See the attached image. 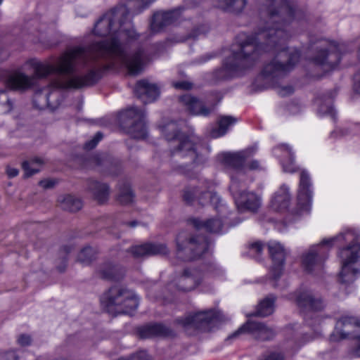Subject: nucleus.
Instances as JSON below:
<instances>
[{
    "mask_svg": "<svg viewBox=\"0 0 360 360\" xmlns=\"http://www.w3.org/2000/svg\"><path fill=\"white\" fill-rule=\"evenodd\" d=\"M58 202L62 209L70 212H77L83 206L82 201L72 195H61L58 198Z\"/></svg>",
    "mask_w": 360,
    "mask_h": 360,
    "instance_id": "nucleus-28",
    "label": "nucleus"
},
{
    "mask_svg": "<svg viewBox=\"0 0 360 360\" xmlns=\"http://www.w3.org/2000/svg\"><path fill=\"white\" fill-rule=\"evenodd\" d=\"M188 223L189 225H221V224H224V221H222L221 219H219L218 217L217 218H210L207 219L206 220L200 219L198 217H192L190 218L188 221Z\"/></svg>",
    "mask_w": 360,
    "mask_h": 360,
    "instance_id": "nucleus-35",
    "label": "nucleus"
},
{
    "mask_svg": "<svg viewBox=\"0 0 360 360\" xmlns=\"http://www.w3.org/2000/svg\"><path fill=\"white\" fill-rule=\"evenodd\" d=\"M159 128L162 136L168 141L169 153L174 158L198 162L202 155L210 151L198 136L181 132L175 122L165 121Z\"/></svg>",
    "mask_w": 360,
    "mask_h": 360,
    "instance_id": "nucleus-4",
    "label": "nucleus"
},
{
    "mask_svg": "<svg viewBox=\"0 0 360 360\" xmlns=\"http://www.w3.org/2000/svg\"><path fill=\"white\" fill-rule=\"evenodd\" d=\"M193 234L186 236L184 233H179L176 237L178 257L185 260L199 259L205 254L209 248L210 240L204 236L205 232H217L220 226H195Z\"/></svg>",
    "mask_w": 360,
    "mask_h": 360,
    "instance_id": "nucleus-6",
    "label": "nucleus"
},
{
    "mask_svg": "<svg viewBox=\"0 0 360 360\" xmlns=\"http://www.w3.org/2000/svg\"><path fill=\"white\" fill-rule=\"evenodd\" d=\"M295 301L303 310L318 311L323 307L321 300L314 297L309 291H302L296 294Z\"/></svg>",
    "mask_w": 360,
    "mask_h": 360,
    "instance_id": "nucleus-21",
    "label": "nucleus"
},
{
    "mask_svg": "<svg viewBox=\"0 0 360 360\" xmlns=\"http://www.w3.org/2000/svg\"><path fill=\"white\" fill-rule=\"evenodd\" d=\"M18 169L16 168L7 167L6 168V174L10 178H13L16 176L18 174Z\"/></svg>",
    "mask_w": 360,
    "mask_h": 360,
    "instance_id": "nucleus-47",
    "label": "nucleus"
},
{
    "mask_svg": "<svg viewBox=\"0 0 360 360\" xmlns=\"http://www.w3.org/2000/svg\"><path fill=\"white\" fill-rule=\"evenodd\" d=\"M261 21L253 35L240 33L236 37L237 48L225 59L221 68L215 72L217 79L239 76L251 68L262 52L276 53L274 60L262 72L265 78L273 79L285 75L298 63L300 52L286 47L291 37L286 27L300 20L303 11L287 4L285 0H262L259 7Z\"/></svg>",
    "mask_w": 360,
    "mask_h": 360,
    "instance_id": "nucleus-2",
    "label": "nucleus"
},
{
    "mask_svg": "<svg viewBox=\"0 0 360 360\" xmlns=\"http://www.w3.org/2000/svg\"><path fill=\"white\" fill-rule=\"evenodd\" d=\"M216 319L215 311L210 309L188 314L179 319L178 322L185 328H192L205 332L211 330Z\"/></svg>",
    "mask_w": 360,
    "mask_h": 360,
    "instance_id": "nucleus-11",
    "label": "nucleus"
},
{
    "mask_svg": "<svg viewBox=\"0 0 360 360\" xmlns=\"http://www.w3.org/2000/svg\"><path fill=\"white\" fill-rule=\"evenodd\" d=\"M6 102H7V105H6V111L9 112L12 108V103L8 99H6Z\"/></svg>",
    "mask_w": 360,
    "mask_h": 360,
    "instance_id": "nucleus-49",
    "label": "nucleus"
},
{
    "mask_svg": "<svg viewBox=\"0 0 360 360\" xmlns=\"http://www.w3.org/2000/svg\"><path fill=\"white\" fill-rule=\"evenodd\" d=\"M262 360H283V356L279 352H269L263 356Z\"/></svg>",
    "mask_w": 360,
    "mask_h": 360,
    "instance_id": "nucleus-39",
    "label": "nucleus"
},
{
    "mask_svg": "<svg viewBox=\"0 0 360 360\" xmlns=\"http://www.w3.org/2000/svg\"><path fill=\"white\" fill-rule=\"evenodd\" d=\"M205 276V274L200 270L186 269L178 278V288L182 291L192 290L200 284Z\"/></svg>",
    "mask_w": 360,
    "mask_h": 360,
    "instance_id": "nucleus-16",
    "label": "nucleus"
},
{
    "mask_svg": "<svg viewBox=\"0 0 360 360\" xmlns=\"http://www.w3.org/2000/svg\"><path fill=\"white\" fill-rule=\"evenodd\" d=\"M185 39H186L185 38H181L179 39H178L177 41H183Z\"/></svg>",
    "mask_w": 360,
    "mask_h": 360,
    "instance_id": "nucleus-51",
    "label": "nucleus"
},
{
    "mask_svg": "<svg viewBox=\"0 0 360 360\" xmlns=\"http://www.w3.org/2000/svg\"><path fill=\"white\" fill-rule=\"evenodd\" d=\"M95 251L90 247L84 248L79 253L78 259L84 264H89L94 258Z\"/></svg>",
    "mask_w": 360,
    "mask_h": 360,
    "instance_id": "nucleus-37",
    "label": "nucleus"
},
{
    "mask_svg": "<svg viewBox=\"0 0 360 360\" xmlns=\"http://www.w3.org/2000/svg\"><path fill=\"white\" fill-rule=\"evenodd\" d=\"M344 240L348 243L341 248L339 257L341 261V271L339 280L342 283H350L355 281L360 274L357 267L360 261V241L359 237L352 232L323 240L316 245L309 248L307 252L302 256V266L308 272H312L322 267V262L327 257L330 248L337 242Z\"/></svg>",
    "mask_w": 360,
    "mask_h": 360,
    "instance_id": "nucleus-3",
    "label": "nucleus"
},
{
    "mask_svg": "<svg viewBox=\"0 0 360 360\" xmlns=\"http://www.w3.org/2000/svg\"><path fill=\"white\" fill-rule=\"evenodd\" d=\"M56 184V181L53 179H44L39 182V184L44 188H52Z\"/></svg>",
    "mask_w": 360,
    "mask_h": 360,
    "instance_id": "nucleus-45",
    "label": "nucleus"
},
{
    "mask_svg": "<svg viewBox=\"0 0 360 360\" xmlns=\"http://www.w3.org/2000/svg\"><path fill=\"white\" fill-rule=\"evenodd\" d=\"M135 91L144 103L155 101L160 95V89L155 84L150 83L147 80H141L137 82Z\"/></svg>",
    "mask_w": 360,
    "mask_h": 360,
    "instance_id": "nucleus-20",
    "label": "nucleus"
},
{
    "mask_svg": "<svg viewBox=\"0 0 360 360\" xmlns=\"http://www.w3.org/2000/svg\"><path fill=\"white\" fill-rule=\"evenodd\" d=\"M294 91V89L291 86H281L279 89H278V94L281 96H288L291 94H292Z\"/></svg>",
    "mask_w": 360,
    "mask_h": 360,
    "instance_id": "nucleus-43",
    "label": "nucleus"
},
{
    "mask_svg": "<svg viewBox=\"0 0 360 360\" xmlns=\"http://www.w3.org/2000/svg\"><path fill=\"white\" fill-rule=\"evenodd\" d=\"M184 198L187 202H192L197 198L200 204L205 205L211 203L216 208L221 202L219 196L212 190L200 193L197 188L188 189L185 191Z\"/></svg>",
    "mask_w": 360,
    "mask_h": 360,
    "instance_id": "nucleus-18",
    "label": "nucleus"
},
{
    "mask_svg": "<svg viewBox=\"0 0 360 360\" xmlns=\"http://www.w3.org/2000/svg\"><path fill=\"white\" fill-rule=\"evenodd\" d=\"M313 194V186L309 175L306 171L303 170L300 174L297 191V209L292 211L290 214L293 220L289 221V222H295L298 218L304 214H308L311 211Z\"/></svg>",
    "mask_w": 360,
    "mask_h": 360,
    "instance_id": "nucleus-10",
    "label": "nucleus"
},
{
    "mask_svg": "<svg viewBox=\"0 0 360 360\" xmlns=\"http://www.w3.org/2000/svg\"><path fill=\"white\" fill-rule=\"evenodd\" d=\"M314 49L316 50V54L311 60L324 72H328L339 64L341 54L346 51L347 45L338 44L334 41L323 39L317 42Z\"/></svg>",
    "mask_w": 360,
    "mask_h": 360,
    "instance_id": "nucleus-8",
    "label": "nucleus"
},
{
    "mask_svg": "<svg viewBox=\"0 0 360 360\" xmlns=\"http://www.w3.org/2000/svg\"><path fill=\"white\" fill-rule=\"evenodd\" d=\"M134 195L128 184H124L120 188L118 200L123 205H128L133 202Z\"/></svg>",
    "mask_w": 360,
    "mask_h": 360,
    "instance_id": "nucleus-33",
    "label": "nucleus"
},
{
    "mask_svg": "<svg viewBox=\"0 0 360 360\" xmlns=\"http://www.w3.org/2000/svg\"><path fill=\"white\" fill-rule=\"evenodd\" d=\"M131 252L134 257H141L166 254L167 250L166 246L162 244L146 243L131 248Z\"/></svg>",
    "mask_w": 360,
    "mask_h": 360,
    "instance_id": "nucleus-24",
    "label": "nucleus"
},
{
    "mask_svg": "<svg viewBox=\"0 0 360 360\" xmlns=\"http://www.w3.org/2000/svg\"><path fill=\"white\" fill-rule=\"evenodd\" d=\"M138 333L141 338L169 337L172 335V332L168 328L160 323L143 326L139 328Z\"/></svg>",
    "mask_w": 360,
    "mask_h": 360,
    "instance_id": "nucleus-23",
    "label": "nucleus"
},
{
    "mask_svg": "<svg viewBox=\"0 0 360 360\" xmlns=\"http://www.w3.org/2000/svg\"><path fill=\"white\" fill-rule=\"evenodd\" d=\"M276 298L269 295L263 300L258 305L256 314L259 316H266L271 314L274 309Z\"/></svg>",
    "mask_w": 360,
    "mask_h": 360,
    "instance_id": "nucleus-30",
    "label": "nucleus"
},
{
    "mask_svg": "<svg viewBox=\"0 0 360 360\" xmlns=\"http://www.w3.org/2000/svg\"><path fill=\"white\" fill-rule=\"evenodd\" d=\"M257 147L256 146H252L244 150H241L236 153H224L219 155V160L226 167L231 168L232 169V172L231 174H235L237 172V169L234 168L233 167L229 165L223 160V155L225 154H237L243 152H247L245 153V158H244V160L242 162L241 166L240 165V174L238 175V180L239 181H243L245 182V173L248 171V169L250 170H257L260 169L262 168L259 162L257 160H252L248 164H247V162L248 159L256 152Z\"/></svg>",
    "mask_w": 360,
    "mask_h": 360,
    "instance_id": "nucleus-14",
    "label": "nucleus"
},
{
    "mask_svg": "<svg viewBox=\"0 0 360 360\" xmlns=\"http://www.w3.org/2000/svg\"><path fill=\"white\" fill-rule=\"evenodd\" d=\"M290 200L289 188L283 184L273 196L270 207L275 211H281L288 207Z\"/></svg>",
    "mask_w": 360,
    "mask_h": 360,
    "instance_id": "nucleus-26",
    "label": "nucleus"
},
{
    "mask_svg": "<svg viewBox=\"0 0 360 360\" xmlns=\"http://www.w3.org/2000/svg\"><path fill=\"white\" fill-rule=\"evenodd\" d=\"M42 162L39 158L30 161H25L22 163V168L27 176L32 175L40 170Z\"/></svg>",
    "mask_w": 360,
    "mask_h": 360,
    "instance_id": "nucleus-34",
    "label": "nucleus"
},
{
    "mask_svg": "<svg viewBox=\"0 0 360 360\" xmlns=\"http://www.w3.org/2000/svg\"><path fill=\"white\" fill-rule=\"evenodd\" d=\"M121 120H131L132 124L128 129V133L136 139H143L147 136V129L144 122V112L136 107H131L121 114Z\"/></svg>",
    "mask_w": 360,
    "mask_h": 360,
    "instance_id": "nucleus-12",
    "label": "nucleus"
},
{
    "mask_svg": "<svg viewBox=\"0 0 360 360\" xmlns=\"http://www.w3.org/2000/svg\"><path fill=\"white\" fill-rule=\"evenodd\" d=\"M183 8H178L167 11H157L152 18L150 29L153 33L162 32L165 27L176 25L181 18Z\"/></svg>",
    "mask_w": 360,
    "mask_h": 360,
    "instance_id": "nucleus-13",
    "label": "nucleus"
},
{
    "mask_svg": "<svg viewBox=\"0 0 360 360\" xmlns=\"http://www.w3.org/2000/svg\"><path fill=\"white\" fill-rule=\"evenodd\" d=\"M211 4L224 11L239 13L247 4V0H210Z\"/></svg>",
    "mask_w": 360,
    "mask_h": 360,
    "instance_id": "nucleus-27",
    "label": "nucleus"
},
{
    "mask_svg": "<svg viewBox=\"0 0 360 360\" xmlns=\"http://www.w3.org/2000/svg\"><path fill=\"white\" fill-rule=\"evenodd\" d=\"M173 86L176 89L186 90L190 89L192 87V84L186 81H182L174 82Z\"/></svg>",
    "mask_w": 360,
    "mask_h": 360,
    "instance_id": "nucleus-41",
    "label": "nucleus"
},
{
    "mask_svg": "<svg viewBox=\"0 0 360 360\" xmlns=\"http://www.w3.org/2000/svg\"><path fill=\"white\" fill-rule=\"evenodd\" d=\"M113 45L106 46L92 42L87 46H77L65 51L52 61L41 62L30 59L25 67L33 71L32 76L20 70L1 74V82L14 90H25L36 84L37 79H44L51 74L57 77L50 86L37 92L34 96V105L40 110L49 108L54 110L58 107L59 89H82L96 84L101 77L104 70H119L122 68L110 58L109 54L121 56Z\"/></svg>",
    "mask_w": 360,
    "mask_h": 360,
    "instance_id": "nucleus-1",
    "label": "nucleus"
},
{
    "mask_svg": "<svg viewBox=\"0 0 360 360\" xmlns=\"http://www.w3.org/2000/svg\"><path fill=\"white\" fill-rule=\"evenodd\" d=\"M103 134L101 132L96 134L94 137L89 141L86 142L84 145L85 149L91 150L96 146L98 143L102 139Z\"/></svg>",
    "mask_w": 360,
    "mask_h": 360,
    "instance_id": "nucleus-38",
    "label": "nucleus"
},
{
    "mask_svg": "<svg viewBox=\"0 0 360 360\" xmlns=\"http://www.w3.org/2000/svg\"><path fill=\"white\" fill-rule=\"evenodd\" d=\"M236 122V119L231 116H222L218 121V127L213 129L210 131L212 138H218L224 136L229 130V127Z\"/></svg>",
    "mask_w": 360,
    "mask_h": 360,
    "instance_id": "nucleus-29",
    "label": "nucleus"
},
{
    "mask_svg": "<svg viewBox=\"0 0 360 360\" xmlns=\"http://www.w3.org/2000/svg\"><path fill=\"white\" fill-rule=\"evenodd\" d=\"M264 222L265 223H273L274 222L271 218H267Z\"/></svg>",
    "mask_w": 360,
    "mask_h": 360,
    "instance_id": "nucleus-50",
    "label": "nucleus"
},
{
    "mask_svg": "<svg viewBox=\"0 0 360 360\" xmlns=\"http://www.w3.org/2000/svg\"><path fill=\"white\" fill-rule=\"evenodd\" d=\"M101 302L110 313L116 314H131L139 305V300L132 292L118 286L112 287L104 293Z\"/></svg>",
    "mask_w": 360,
    "mask_h": 360,
    "instance_id": "nucleus-7",
    "label": "nucleus"
},
{
    "mask_svg": "<svg viewBox=\"0 0 360 360\" xmlns=\"http://www.w3.org/2000/svg\"><path fill=\"white\" fill-rule=\"evenodd\" d=\"M87 190L98 203H104L109 198L110 191L105 183L90 179L87 184Z\"/></svg>",
    "mask_w": 360,
    "mask_h": 360,
    "instance_id": "nucleus-22",
    "label": "nucleus"
},
{
    "mask_svg": "<svg viewBox=\"0 0 360 360\" xmlns=\"http://www.w3.org/2000/svg\"><path fill=\"white\" fill-rule=\"evenodd\" d=\"M319 105L318 112L321 115H328L332 117L335 116V110L333 107L332 101L328 99L324 102H321V101H316Z\"/></svg>",
    "mask_w": 360,
    "mask_h": 360,
    "instance_id": "nucleus-36",
    "label": "nucleus"
},
{
    "mask_svg": "<svg viewBox=\"0 0 360 360\" xmlns=\"http://www.w3.org/2000/svg\"><path fill=\"white\" fill-rule=\"evenodd\" d=\"M245 153L225 154L223 155V160L229 165L237 169V172L235 174H230V191L238 210L240 212H255L261 205L260 198L255 193L242 191V189L246 186V183L238 180V175L240 174L239 167L245 158Z\"/></svg>",
    "mask_w": 360,
    "mask_h": 360,
    "instance_id": "nucleus-5",
    "label": "nucleus"
},
{
    "mask_svg": "<svg viewBox=\"0 0 360 360\" xmlns=\"http://www.w3.org/2000/svg\"><path fill=\"white\" fill-rule=\"evenodd\" d=\"M2 1H3V0H0V4H1Z\"/></svg>",
    "mask_w": 360,
    "mask_h": 360,
    "instance_id": "nucleus-53",
    "label": "nucleus"
},
{
    "mask_svg": "<svg viewBox=\"0 0 360 360\" xmlns=\"http://www.w3.org/2000/svg\"><path fill=\"white\" fill-rule=\"evenodd\" d=\"M330 338L333 342L347 338L354 339L355 345L351 353L354 356L360 357V319L357 317L342 316L337 321Z\"/></svg>",
    "mask_w": 360,
    "mask_h": 360,
    "instance_id": "nucleus-9",
    "label": "nucleus"
},
{
    "mask_svg": "<svg viewBox=\"0 0 360 360\" xmlns=\"http://www.w3.org/2000/svg\"><path fill=\"white\" fill-rule=\"evenodd\" d=\"M273 153L279 160L283 172L293 173L297 171L294 153L288 146L278 145L274 148Z\"/></svg>",
    "mask_w": 360,
    "mask_h": 360,
    "instance_id": "nucleus-17",
    "label": "nucleus"
},
{
    "mask_svg": "<svg viewBox=\"0 0 360 360\" xmlns=\"http://www.w3.org/2000/svg\"><path fill=\"white\" fill-rule=\"evenodd\" d=\"M118 360H126L124 359H119ZM130 360H149L148 354L145 351H140L134 355Z\"/></svg>",
    "mask_w": 360,
    "mask_h": 360,
    "instance_id": "nucleus-42",
    "label": "nucleus"
},
{
    "mask_svg": "<svg viewBox=\"0 0 360 360\" xmlns=\"http://www.w3.org/2000/svg\"><path fill=\"white\" fill-rule=\"evenodd\" d=\"M360 134V124H347L345 126L335 129L331 133V136H346Z\"/></svg>",
    "mask_w": 360,
    "mask_h": 360,
    "instance_id": "nucleus-32",
    "label": "nucleus"
},
{
    "mask_svg": "<svg viewBox=\"0 0 360 360\" xmlns=\"http://www.w3.org/2000/svg\"><path fill=\"white\" fill-rule=\"evenodd\" d=\"M354 89L355 91L360 94V72H358L354 75Z\"/></svg>",
    "mask_w": 360,
    "mask_h": 360,
    "instance_id": "nucleus-46",
    "label": "nucleus"
},
{
    "mask_svg": "<svg viewBox=\"0 0 360 360\" xmlns=\"http://www.w3.org/2000/svg\"><path fill=\"white\" fill-rule=\"evenodd\" d=\"M250 250L257 255H260L263 250V244L259 242H255L251 244H250Z\"/></svg>",
    "mask_w": 360,
    "mask_h": 360,
    "instance_id": "nucleus-40",
    "label": "nucleus"
},
{
    "mask_svg": "<svg viewBox=\"0 0 360 360\" xmlns=\"http://www.w3.org/2000/svg\"><path fill=\"white\" fill-rule=\"evenodd\" d=\"M145 224L144 221H139V220H137V219H135V220H133L131 221L129 225H133V226H135V225H141V224Z\"/></svg>",
    "mask_w": 360,
    "mask_h": 360,
    "instance_id": "nucleus-48",
    "label": "nucleus"
},
{
    "mask_svg": "<svg viewBox=\"0 0 360 360\" xmlns=\"http://www.w3.org/2000/svg\"><path fill=\"white\" fill-rule=\"evenodd\" d=\"M101 278L108 280H118L122 277V274L114 266L105 264L99 271Z\"/></svg>",
    "mask_w": 360,
    "mask_h": 360,
    "instance_id": "nucleus-31",
    "label": "nucleus"
},
{
    "mask_svg": "<svg viewBox=\"0 0 360 360\" xmlns=\"http://www.w3.org/2000/svg\"><path fill=\"white\" fill-rule=\"evenodd\" d=\"M245 332L252 333L257 339L261 340H270L275 335V331L272 328L267 327L264 323L255 321H248L237 331L229 336V338H236L240 334Z\"/></svg>",
    "mask_w": 360,
    "mask_h": 360,
    "instance_id": "nucleus-15",
    "label": "nucleus"
},
{
    "mask_svg": "<svg viewBox=\"0 0 360 360\" xmlns=\"http://www.w3.org/2000/svg\"><path fill=\"white\" fill-rule=\"evenodd\" d=\"M18 342L21 346H27L30 344L31 338L30 335L22 334L19 336Z\"/></svg>",
    "mask_w": 360,
    "mask_h": 360,
    "instance_id": "nucleus-44",
    "label": "nucleus"
},
{
    "mask_svg": "<svg viewBox=\"0 0 360 360\" xmlns=\"http://www.w3.org/2000/svg\"><path fill=\"white\" fill-rule=\"evenodd\" d=\"M269 252L274 262L272 273L274 278L276 279L281 274L285 260V250L283 247L277 242H270L268 245Z\"/></svg>",
    "mask_w": 360,
    "mask_h": 360,
    "instance_id": "nucleus-19",
    "label": "nucleus"
},
{
    "mask_svg": "<svg viewBox=\"0 0 360 360\" xmlns=\"http://www.w3.org/2000/svg\"><path fill=\"white\" fill-rule=\"evenodd\" d=\"M359 55L360 56V46L359 47Z\"/></svg>",
    "mask_w": 360,
    "mask_h": 360,
    "instance_id": "nucleus-52",
    "label": "nucleus"
},
{
    "mask_svg": "<svg viewBox=\"0 0 360 360\" xmlns=\"http://www.w3.org/2000/svg\"><path fill=\"white\" fill-rule=\"evenodd\" d=\"M180 100L193 115L207 116L213 110V107L206 108L201 101L189 94L182 96Z\"/></svg>",
    "mask_w": 360,
    "mask_h": 360,
    "instance_id": "nucleus-25",
    "label": "nucleus"
}]
</instances>
